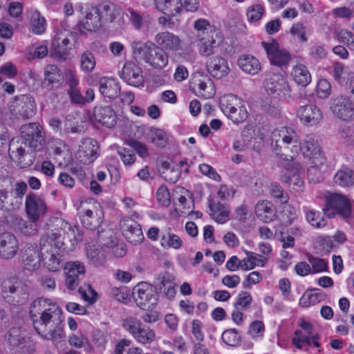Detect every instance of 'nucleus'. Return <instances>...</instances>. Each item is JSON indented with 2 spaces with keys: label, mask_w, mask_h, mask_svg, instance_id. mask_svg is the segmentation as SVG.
<instances>
[{
  "label": "nucleus",
  "mask_w": 354,
  "mask_h": 354,
  "mask_svg": "<svg viewBox=\"0 0 354 354\" xmlns=\"http://www.w3.org/2000/svg\"><path fill=\"white\" fill-rule=\"evenodd\" d=\"M34 328L45 339H50L57 348L65 344L64 317L62 309L47 298H38L30 310Z\"/></svg>",
  "instance_id": "obj_1"
},
{
  "label": "nucleus",
  "mask_w": 354,
  "mask_h": 354,
  "mask_svg": "<svg viewBox=\"0 0 354 354\" xmlns=\"http://www.w3.org/2000/svg\"><path fill=\"white\" fill-rule=\"evenodd\" d=\"M274 152L283 160H292L301 151V143L297 132L286 127L275 129L271 135Z\"/></svg>",
  "instance_id": "obj_2"
},
{
  "label": "nucleus",
  "mask_w": 354,
  "mask_h": 354,
  "mask_svg": "<svg viewBox=\"0 0 354 354\" xmlns=\"http://www.w3.org/2000/svg\"><path fill=\"white\" fill-rule=\"evenodd\" d=\"M59 233L45 234L39 241L41 257L44 266L50 272L59 270L63 265L62 252L65 243L60 239Z\"/></svg>",
  "instance_id": "obj_3"
},
{
  "label": "nucleus",
  "mask_w": 354,
  "mask_h": 354,
  "mask_svg": "<svg viewBox=\"0 0 354 354\" xmlns=\"http://www.w3.org/2000/svg\"><path fill=\"white\" fill-rule=\"evenodd\" d=\"M131 47L135 58L144 61L155 69H162L169 63L168 53L150 41H133Z\"/></svg>",
  "instance_id": "obj_4"
},
{
  "label": "nucleus",
  "mask_w": 354,
  "mask_h": 354,
  "mask_svg": "<svg viewBox=\"0 0 354 354\" xmlns=\"http://www.w3.org/2000/svg\"><path fill=\"white\" fill-rule=\"evenodd\" d=\"M29 339L28 331L21 326L10 328L4 337L12 354H31L34 347Z\"/></svg>",
  "instance_id": "obj_5"
},
{
  "label": "nucleus",
  "mask_w": 354,
  "mask_h": 354,
  "mask_svg": "<svg viewBox=\"0 0 354 354\" xmlns=\"http://www.w3.org/2000/svg\"><path fill=\"white\" fill-rule=\"evenodd\" d=\"M1 295L6 302L14 306L25 304L28 299L26 286L17 279H8L2 282Z\"/></svg>",
  "instance_id": "obj_6"
},
{
  "label": "nucleus",
  "mask_w": 354,
  "mask_h": 354,
  "mask_svg": "<svg viewBox=\"0 0 354 354\" xmlns=\"http://www.w3.org/2000/svg\"><path fill=\"white\" fill-rule=\"evenodd\" d=\"M263 86L268 95H273L279 99L290 97L291 89L289 84L281 73L271 71L267 72L263 80Z\"/></svg>",
  "instance_id": "obj_7"
},
{
  "label": "nucleus",
  "mask_w": 354,
  "mask_h": 354,
  "mask_svg": "<svg viewBox=\"0 0 354 354\" xmlns=\"http://www.w3.org/2000/svg\"><path fill=\"white\" fill-rule=\"evenodd\" d=\"M223 112L234 122L239 123L246 120L248 111L241 98L233 94L224 95L220 102Z\"/></svg>",
  "instance_id": "obj_8"
},
{
  "label": "nucleus",
  "mask_w": 354,
  "mask_h": 354,
  "mask_svg": "<svg viewBox=\"0 0 354 354\" xmlns=\"http://www.w3.org/2000/svg\"><path fill=\"white\" fill-rule=\"evenodd\" d=\"M133 295L137 306L145 310L154 308L158 300L156 288L146 282L138 283L133 289Z\"/></svg>",
  "instance_id": "obj_9"
},
{
  "label": "nucleus",
  "mask_w": 354,
  "mask_h": 354,
  "mask_svg": "<svg viewBox=\"0 0 354 354\" xmlns=\"http://www.w3.org/2000/svg\"><path fill=\"white\" fill-rule=\"evenodd\" d=\"M21 143L34 151H40L45 145L44 133L38 123H29L21 128Z\"/></svg>",
  "instance_id": "obj_10"
},
{
  "label": "nucleus",
  "mask_w": 354,
  "mask_h": 354,
  "mask_svg": "<svg viewBox=\"0 0 354 354\" xmlns=\"http://www.w3.org/2000/svg\"><path fill=\"white\" fill-rule=\"evenodd\" d=\"M330 110L337 119L351 122L354 120V102L348 97L337 95L330 100Z\"/></svg>",
  "instance_id": "obj_11"
},
{
  "label": "nucleus",
  "mask_w": 354,
  "mask_h": 354,
  "mask_svg": "<svg viewBox=\"0 0 354 354\" xmlns=\"http://www.w3.org/2000/svg\"><path fill=\"white\" fill-rule=\"evenodd\" d=\"M301 151L305 158L309 161H314L318 165H322V162L326 161V157L319 144L318 140L315 135H307L302 143Z\"/></svg>",
  "instance_id": "obj_12"
},
{
  "label": "nucleus",
  "mask_w": 354,
  "mask_h": 354,
  "mask_svg": "<svg viewBox=\"0 0 354 354\" xmlns=\"http://www.w3.org/2000/svg\"><path fill=\"white\" fill-rule=\"evenodd\" d=\"M64 272L66 286L73 290L79 287L80 281L84 279L86 269L84 263L80 261H69L65 264Z\"/></svg>",
  "instance_id": "obj_13"
},
{
  "label": "nucleus",
  "mask_w": 354,
  "mask_h": 354,
  "mask_svg": "<svg viewBox=\"0 0 354 354\" xmlns=\"http://www.w3.org/2000/svg\"><path fill=\"white\" fill-rule=\"evenodd\" d=\"M98 149L99 146L96 140L86 138L81 140L75 156L80 162L90 164L97 158Z\"/></svg>",
  "instance_id": "obj_14"
},
{
  "label": "nucleus",
  "mask_w": 354,
  "mask_h": 354,
  "mask_svg": "<svg viewBox=\"0 0 354 354\" xmlns=\"http://www.w3.org/2000/svg\"><path fill=\"white\" fill-rule=\"evenodd\" d=\"M262 45L267 53L270 63L272 65L283 67L289 64L291 59L290 53L284 48H280L277 42H263Z\"/></svg>",
  "instance_id": "obj_15"
},
{
  "label": "nucleus",
  "mask_w": 354,
  "mask_h": 354,
  "mask_svg": "<svg viewBox=\"0 0 354 354\" xmlns=\"http://www.w3.org/2000/svg\"><path fill=\"white\" fill-rule=\"evenodd\" d=\"M25 207L28 218L32 221H38L47 209L44 200L34 193H29L26 195Z\"/></svg>",
  "instance_id": "obj_16"
},
{
  "label": "nucleus",
  "mask_w": 354,
  "mask_h": 354,
  "mask_svg": "<svg viewBox=\"0 0 354 354\" xmlns=\"http://www.w3.org/2000/svg\"><path fill=\"white\" fill-rule=\"evenodd\" d=\"M154 41L160 48L167 52H176L181 49L182 41L180 37L169 31L160 32L156 34Z\"/></svg>",
  "instance_id": "obj_17"
},
{
  "label": "nucleus",
  "mask_w": 354,
  "mask_h": 354,
  "mask_svg": "<svg viewBox=\"0 0 354 354\" xmlns=\"http://www.w3.org/2000/svg\"><path fill=\"white\" fill-rule=\"evenodd\" d=\"M21 252L24 269L28 271H35L39 268L41 257L37 249L36 244L26 243Z\"/></svg>",
  "instance_id": "obj_18"
},
{
  "label": "nucleus",
  "mask_w": 354,
  "mask_h": 354,
  "mask_svg": "<svg viewBox=\"0 0 354 354\" xmlns=\"http://www.w3.org/2000/svg\"><path fill=\"white\" fill-rule=\"evenodd\" d=\"M19 247L18 239L13 234H0V257L4 259H12L17 254Z\"/></svg>",
  "instance_id": "obj_19"
},
{
  "label": "nucleus",
  "mask_w": 354,
  "mask_h": 354,
  "mask_svg": "<svg viewBox=\"0 0 354 354\" xmlns=\"http://www.w3.org/2000/svg\"><path fill=\"white\" fill-rule=\"evenodd\" d=\"M119 76L128 84L138 86L143 83V75L141 68L133 62H126Z\"/></svg>",
  "instance_id": "obj_20"
},
{
  "label": "nucleus",
  "mask_w": 354,
  "mask_h": 354,
  "mask_svg": "<svg viewBox=\"0 0 354 354\" xmlns=\"http://www.w3.org/2000/svg\"><path fill=\"white\" fill-rule=\"evenodd\" d=\"M297 115L305 124L315 125L323 118V114L319 108L313 104L301 106L297 112Z\"/></svg>",
  "instance_id": "obj_21"
},
{
  "label": "nucleus",
  "mask_w": 354,
  "mask_h": 354,
  "mask_svg": "<svg viewBox=\"0 0 354 354\" xmlns=\"http://www.w3.org/2000/svg\"><path fill=\"white\" fill-rule=\"evenodd\" d=\"M328 209L335 210L344 218H348L351 214V206L348 200L343 195L333 194L327 199Z\"/></svg>",
  "instance_id": "obj_22"
},
{
  "label": "nucleus",
  "mask_w": 354,
  "mask_h": 354,
  "mask_svg": "<svg viewBox=\"0 0 354 354\" xmlns=\"http://www.w3.org/2000/svg\"><path fill=\"white\" fill-rule=\"evenodd\" d=\"M59 233V236L61 240H63L65 243V245H67L66 241H68L71 245H74L77 241L83 239V234H81L78 229L75 227H73L68 223H62L60 228H56L48 231L46 234H54Z\"/></svg>",
  "instance_id": "obj_23"
},
{
  "label": "nucleus",
  "mask_w": 354,
  "mask_h": 354,
  "mask_svg": "<svg viewBox=\"0 0 354 354\" xmlns=\"http://www.w3.org/2000/svg\"><path fill=\"white\" fill-rule=\"evenodd\" d=\"M71 32L66 29H62L57 31L54 36L52 46L55 53L60 57L65 58L68 55L70 47L69 37Z\"/></svg>",
  "instance_id": "obj_24"
},
{
  "label": "nucleus",
  "mask_w": 354,
  "mask_h": 354,
  "mask_svg": "<svg viewBox=\"0 0 354 354\" xmlns=\"http://www.w3.org/2000/svg\"><path fill=\"white\" fill-rule=\"evenodd\" d=\"M206 64L208 73L216 79H221L230 72L227 61L221 56L209 58Z\"/></svg>",
  "instance_id": "obj_25"
},
{
  "label": "nucleus",
  "mask_w": 354,
  "mask_h": 354,
  "mask_svg": "<svg viewBox=\"0 0 354 354\" xmlns=\"http://www.w3.org/2000/svg\"><path fill=\"white\" fill-rule=\"evenodd\" d=\"M93 116L95 121L109 128L113 127L117 122L116 114L109 106L94 107Z\"/></svg>",
  "instance_id": "obj_26"
},
{
  "label": "nucleus",
  "mask_w": 354,
  "mask_h": 354,
  "mask_svg": "<svg viewBox=\"0 0 354 354\" xmlns=\"http://www.w3.org/2000/svg\"><path fill=\"white\" fill-rule=\"evenodd\" d=\"M66 84L68 86L67 94L73 104L84 105L83 95L79 88V80L71 71L66 73Z\"/></svg>",
  "instance_id": "obj_27"
},
{
  "label": "nucleus",
  "mask_w": 354,
  "mask_h": 354,
  "mask_svg": "<svg viewBox=\"0 0 354 354\" xmlns=\"http://www.w3.org/2000/svg\"><path fill=\"white\" fill-rule=\"evenodd\" d=\"M123 230V234L129 242L136 245L142 242L144 236L140 225L130 219L124 221L121 224Z\"/></svg>",
  "instance_id": "obj_28"
},
{
  "label": "nucleus",
  "mask_w": 354,
  "mask_h": 354,
  "mask_svg": "<svg viewBox=\"0 0 354 354\" xmlns=\"http://www.w3.org/2000/svg\"><path fill=\"white\" fill-rule=\"evenodd\" d=\"M15 107L19 114L24 118L32 117L35 112L36 105L34 99L28 95L15 97Z\"/></svg>",
  "instance_id": "obj_29"
},
{
  "label": "nucleus",
  "mask_w": 354,
  "mask_h": 354,
  "mask_svg": "<svg viewBox=\"0 0 354 354\" xmlns=\"http://www.w3.org/2000/svg\"><path fill=\"white\" fill-rule=\"evenodd\" d=\"M103 216L104 213L100 208L95 207L94 210L86 209L82 215V223L86 229L93 231L100 227Z\"/></svg>",
  "instance_id": "obj_30"
},
{
  "label": "nucleus",
  "mask_w": 354,
  "mask_h": 354,
  "mask_svg": "<svg viewBox=\"0 0 354 354\" xmlns=\"http://www.w3.org/2000/svg\"><path fill=\"white\" fill-rule=\"evenodd\" d=\"M27 18L30 24V30L35 35H41L46 31V21L40 12L33 8L27 10Z\"/></svg>",
  "instance_id": "obj_31"
},
{
  "label": "nucleus",
  "mask_w": 354,
  "mask_h": 354,
  "mask_svg": "<svg viewBox=\"0 0 354 354\" xmlns=\"http://www.w3.org/2000/svg\"><path fill=\"white\" fill-rule=\"evenodd\" d=\"M239 68L245 73L254 75L261 71V64L254 56L249 54L241 55L237 60Z\"/></svg>",
  "instance_id": "obj_32"
},
{
  "label": "nucleus",
  "mask_w": 354,
  "mask_h": 354,
  "mask_svg": "<svg viewBox=\"0 0 354 354\" xmlns=\"http://www.w3.org/2000/svg\"><path fill=\"white\" fill-rule=\"evenodd\" d=\"M285 165L286 173L281 176V180L284 183H290L294 181L295 184L302 183L299 176L304 173V167L298 162L292 160H287Z\"/></svg>",
  "instance_id": "obj_33"
},
{
  "label": "nucleus",
  "mask_w": 354,
  "mask_h": 354,
  "mask_svg": "<svg viewBox=\"0 0 354 354\" xmlns=\"http://www.w3.org/2000/svg\"><path fill=\"white\" fill-rule=\"evenodd\" d=\"M101 19L95 7H91L86 12L84 19L80 23L79 28L82 32L95 31L101 26Z\"/></svg>",
  "instance_id": "obj_34"
},
{
  "label": "nucleus",
  "mask_w": 354,
  "mask_h": 354,
  "mask_svg": "<svg viewBox=\"0 0 354 354\" xmlns=\"http://www.w3.org/2000/svg\"><path fill=\"white\" fill-rule=\"evenodd\" d=\"M218 36L217 32H213L211 35H198V43L197 44L199 53L202 56H209L214 53L217 46L215 37Z\"/></svg>",
  "instance_id": "obj_35"
},
{
  "label": "nucleus",
  "mask_w": 354,
  "mask_h": 354,
  "mask_svg": "<svg viewBox=\"0 0 354 354\" xmlns=\"http://www.w3.org/2000/svg\"><path fill=\"white\" fill-rule=\"evenodd\" d=\"M99 91L104 97L113 99L119 95L120 86L115 79L103 77L99 82Z\"/></svg>",
  "instance_id": "obj_36"
},
{
  "label": "nucleus",
  "mask_w": 354,
  "mask_h": 354,
  "mask_svg": "<svg viewBox=\"0 0 354 354\" xmlns=\"http://www.w3.org/2000/svg\"><path fill=\"white\" fill-rule=\"evenodd\" d=\"M95 9L97 10L101 20L106 22H112L120 14L119 7L108 1H102Z\"/></svg>",
  "instance_id": "obj_37"
},
{
  "label": "nucleus",
  "mask_w": 354,
  "mask_h": 354,
  "mask_svg": "<svg viewBox=\"0 0 354 354\" xmlns=\"http://www.w3.org/2000/svg\"><path fill=\"white\" fill-rule=\"evenodd\" d=\"M257 216L263 223H270L275 217L273 205L270 202L262 201L258 202L255 206Z\"/></svg>",
  "instance_id": "obj_38"
},
{
  "label": "nucleus",
  "mask_w": 354,
  "mask_h": 354,
  "mask_svg": "<svg viewBox=\"0 0 354 354\" xmlns=\"http://www.w3.org/2000/svg\"><path fill=\"white\" fill-rule=\"evenodd\" d=\"M158 10L169 17H175L181 13V6L178 0H155Z\"/></svg>",
  "instance_id": "obj_39"
},
{
  "label": "nucleus",
  "mask_w": 354,
  "mask_h": 354,
  "mask_svg": "<svg viewBox=\"0 0 354 354\" xmlns=\"http://www.w3.org/2000/svg\"><path fill=\"white\" fill-rule=\"evenodd\" d=\"M62 75L58 67L54 64L46 66L44 69V79L42 84L44 86L53 87L54 84H60Z\"/></svg>",
  "instance_id": "obj_40"
},
{
  "label": "nucleus",
  "mask_w": 354,
  "mask_h": 354,
  "mask_svg": "<svg viewBox=\"0 0 354 354\" xmlns=\"http://www.w3.org/2000/svg\"><path fill=\"white\" fill-rule=\"evenodd\" d=\"M294 81L303 87H306L311 82V75L307 67L301 64L295 66L291 71Z\"/></svg>",
  "instance_id": "obj_41"
},
{
  "label": "nucleus",
  "mask_w": 354,
  "mask_h": 354,
  "mask_svg": "<svg viewBox=\"0 0 354 354\" xmlns=\"http://www.w3.org/2000/svg\"><path fill=\"white\" fill-rule=\"evenodd\" d=\"M86 255L89 263L95 267L102 266L106 262V252L102 248H95L93 245L92 248L88 244L86 248Z\"/></svg>",
  "instance_id": "obj_42"
},
{
  "label": "nucleus",
  "mask_w": 354,
  "mask_h": 354,
  "mask_svg": "<svg viewBox=\"0 0 354 354\" xmlns=\"http://www.w3.org/2000/svg\"><path fill=\"white\" fill-rule=\"evenodd\" d=\"M160 245L166 249L172 248L178 250L182 246L183 241L178 235L171 232L170 228H167L161 232Z\"/></svg>",
  "instance_id": "obj_43"
},
{
  "label": "nucleus",
  "mask_w": 354,
  "mask_h": 354,
  "mask_svg": "<svg viewBox=\"0 0 354 354\" xmlns=\"http://www.w3.org/2000/svg\"><path fill=\"white\" fill-rule=\"evenodd\" d=\"M210 216L218 223H225L229 218V210L220 202H210L209 205Z\"/></svg>",
  "instance_id": "obj_44"
},
{
  "label": "nucleus",
  "mask_w": 354,
  "mask_h": 354,
  "mask_svg": "<svg viewBox=\"0 0 354 354\" xmlns=\"http://www.w3.org/2000/svg\"><path fill=\"white\" fill-rule=\"evenodd\" d=\"M247 258L243 259V263L242 264V269L243 270H250L255 268L257 266H261L263 267L267 262V257L259 258L260 257L259 254L252 252H247Z\"/></svg>",
  "instance_id": "obj_45"
},
{
  "label": "nucleus",
  "mask_w": 354,
  "mask_h": 354,
  "mask_svg": "<svg viewBox=\"0 0 354 354\" xmlns=\"http://www.w3.org/2000/svg\"><path fill=\"white\" fill-rule=\"evenodd\" d=\"M336 184L342 187H348L354 184V171L344 168L338 171L334 177Z\"/></svg>",
  "instance_id": "obj_46"
},
{
  "label": "nucleus",
  "mask_w": 354,
  "mask_h": 354,
  "mask_svg": "<svg viewBox=\"0 0 354 354\" xmlns=\"http://www.w3.org/2000/svg\"><path fill=\"white\" fill-rule=\"evenodd\" d=\"M161 168V175L165 180L172 183L178 181L181 174L178 168L171 167L167 162H163Z\"/></svg>",
  "instance_id": "obj_47"
},
{
  "label": "nucleus",
  "mask_w": 354,
  "mask_h": 354,
  "mask_svg": "<svg viewBox=\"0 0 354 354\" xmlns=\"http://www.w3.org/2000/svg\"><path fill=\"white\" fill-rule=\"evenodd\" d=\"M311 166L308 169V178L310 182L317 183L322 180V171L326 168V161L318 165L314 161H310Z\"/></svg>",
  "instance_id": "obj_48"
},
{
  "label": "nucleus",
  "mask_w": 354,
  "mask_h": 354,
  "mask_svg": "<svg viewBox=\"0 0 354 354\" xmlns=\"http://www.w3.org/2000/svg\"><path fill=\"white\" fill-rule=\"evenodd\" d=\"M149 137L151 142L158 147H165L168 142L167 133L162 129L158 128H151Z\"/></svg>",
  "instance_id": "obj_49"
},
{
  "label": "nucleus",
  "mask_w": 354,
  "mask_h": 354,
  "mask_svg": "<svg viewBox=\"0 0 354 354\" xmlns=\"http://www.w3.org/2000/svg\"><path fill=\"white\" fill-rule=\"evenodd\" d=\"M223 342L230 346H237L241 344V337L235 328L227 329L222 334Z\"/></svg>",
  "instance_id": "obj_50"
},
{
  "label": "nucleus",
  "mask_w": 354,
  "mask_h": 354,
  "mask_svg": "<svg viewBox=\"0 0 354 354\" xmlns=\"http://www.w3.org/2000/svg\"><path fill=\"white\" fill-rule=\"evenodd\" d=\"M265 14V8L261 4H253L246 10L247 19L250 23L259 21Z\"/></svg>",
  "instance_id": "obj_51"
},
{
  "label": "nucleus",
  "mask_w": 354,
  "mask_h": 354,
  "mask_svg": "<svg viewBox=\"0 0 354 354\" xmlns=\"http://www.w3.org/2000/svg\"><path fill=\"white\" fill-rule=\"evenodd\" d=\"M156 338L154 331L143 324L138 332L135 339L140 343L146 344L151 343Z\"/></svg>",
  "instance_id": "obj_52"
},
{
  "label": "nucleus",
  "mask_w": 354,
  "mask_h": 354,
  "mask_svg": "<svg viewBox=\"0 0 354 354\" xmlns=\"http://www.w3.org/2000/svg\"><path fill=\"white\" fill-rule=\"evenodd\" d=\"M306 218L308 222L316 228H322L326 225V220L319 212L309 210L306 212Z\"/></svg>",
  "instance_id": "obj_53"
},
{
  "label": "nucleus",
  "mask_w": 354,
  "mask_h": 354,
  "mask_svg": "<svg viewBox=\"0 0 354 354\" xmlns=\"http://www.w3.org/2000/svg\"><path fill=\"white\" fill-rule=\"evenodd\" d=\"M308 260L311 267V272L313 273H319L328 271V266L327 261L324 259H320L313 256H309Z\"/></svg>",
  "instance_id": "obj_54"
},
{
  "label": "nucleus",
  "mask_w": 354,
  "mask_h": 354,
  "mask_svg": "<svg viewBox=\"0 0 354 354\" xmlns=\"http://www.w3.org/2000/svg\"><path fill=\"white\" fill-rule=\"evenodd\" d=\"M99 239L103 245L112 248V252L115 257H122L126 254L127 249L124 244L117 243L115 239H111V242L106 241L100 235H99Z\"/></svg>",
  "instance_id": "obj_55"
},
{
  "label": "nucleus",
  "mask_w": 354,
  "mask_h": 354,
  "mask_svg": "<svg viewBox=\"0 0 354 354\" xmlns=\"http://www.w3.org/2000/svg\"><path fill=\"white\" fill-rule=\"evenodd\" d=\"M252 301V298L250 294L248 292L242 291L238 295L234 306L236 309L246 310L250 308Z\"/></svg>",
  "instance_id": "obj_56"
},
{
  "label": "nucleus",
  "mask_w": 354,
  "mask_h": 354,
  "mask_svg": "<svg viewBox=\"0 0 354 354\" xmlns=\"http://www.w3.org/2000/svg\"><path fill=\"white\" fill-rule=\"evenodd\" d=\"M95 66V59L93 54L86 50L81 56V68L85 73L91 72Z\"/></svg>",
  "instance_id": "obj_57"
},
{
  "label": "nucleus",
  "mask_w": 354,
  "mask_h": 354,
  "mask_svg": "<svg viewBox=\"0 0 354 354\" xmlns=\"http://www.w3.org/2000/svg\"><path fill=\"white\" fill-rule=\"evenodd\" d=\"M122 326L135 338L140 327L142 326V323L137 318L130 317L123 320Z\"/></svg>",
  "instance_id": "obj_58"
},
{
  "label": "nucleus",
  "mask_w": 354,
  "mask_h": 354,
  "mask_svg": "<svg viewBox=\"0 0 354 354\" xmlns=\"http://www.w3.org/2000/svg\"><path fill=\"white\" fill-rule=\"evenodd\" d=\"M337 37L339 42L354 51V34L352 32L344 29L340 30L337 33Z\"/></svg>",
  "instance_id": "obj_59"
},
{
  "label": "nucleus",
  "mask_w": 354,
  "mask_h": 354,
  "mask_svg": "<svg viewBox=\"0 0 354 354\" xmlns=\"http://www.w3.org/2000/svg\"><path fill=\"white\" fill-rule=\"evenodd\" d=\"M270 194L273 198L277 199V202L284 204L288 201V196L284 193L282 187L278 184H272L270 186Z\"/></svg>",
  "instance_id": "obj_60"
},
{
  "label": "nucleus",
  "mask_w": 354,
  "mask_h": 354,
  "mask_svg": "<svg viewBox=\"0 0 354 354\" xmlns=\"http://www.w3.org/2000/svg\"><path fill=\"white\" fill-rule=\"evenodd\" d=\"M117 151L125 165H131L135 162L136 156L131 149L118 147Z\"/></svg>",
  "instance_id": "obj_61"
},
{
  "label": "nucleus",
  "mask_w": 354,
  "mask_h": 354,
  "mask_svg": "<svg viewBox=\"0 0 354 354\" xmlns=\"http://www.w3.org/2000/svg\"><path fill=\"white\" fill-rule=\"evenodd\" d=\"M317 243L320 249L325 253H329L333 248L336 247L332 237L327 236H318Z\"/></svg>",
  "instance_id": "obj_62"
},
{
  "label": "nucleus",
  "mask_w": 354,
  "mask_h": 354,
  "mask_svg": "<svg viewBox=\"0 0 354 354\" xmlns=\"http://www.w3.org/2000/svg\"><path fill=\"white\" fill-rule=\"evenodd\" d=\"M306 32V27L302 23L294 24L290 30V33L293 36L297 37L302 42H306L308 40Z\"/></svg>",
  "instance_id": "obj_63"
},
{
  "label": "nucleus",
  "mask_w": 354,
  "mask_h": 354,
  "mask_svg": "<svg viewBox=\"0 0 354 354\" xmlns=\"http://www.w3.org/2000/svg\"><path fill=\"white\" fill-rule=\"evenodd\" d=\"M332 69L333 76L337 82H340L344 79L346 74V68L343 63L339 62H334L332 66Z\"/></svg>",
  "instance_id": "obj_64"
}]
</instances>
